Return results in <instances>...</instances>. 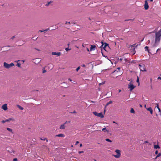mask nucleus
I'll use <instances>...</instances> for the list:
<instances>
[{
    "mask_svg": "<svg viewBox=\"0 0 161 161\" xmlns=\"http://www.w3.org/2000/svg\"><path fill=\"white\" fill-rule=\"evenodd\" d=\"M161 156V153H158L157 155V157H159Z\"/></svg>",
    "mask_w": 161,
    "mask_h": 161,
    "instance_id": "nucleus-32",
    "label": "nucleus"
},
{
    "mask_svg": "<svg viewBox=\"0 0 161 161\" xmlns=\"http://www.w3.org/2000/svg\"><path fill=\"white\" fill-rule=\"evenodd\" d=\"M158 157H157V155L156 156V157L155 158V159H156Z\"/></svg>",
    "mask_w": 161,
    "mask_h": 161,
    "instance_id": "nucleus-46",
    "label": "nucleus"
},
{
    "mask_svg": "<svg viewBox=\"0 0 161 161\" xmlns=\"http://www.w3.org/2000/svg\"><path fill=\"white\" fill-rule=\"evenodd\" d=\"M152 81V79H151V81Z\"/></svg>",
    "mask_w": 161,
    "mask_h": 161,
    "instance_id": "nucleus-55",
    "label": "nucleus"
},
{
    "mask_svg": "<svg viewBox=\"0 0 161 161\" xmlns=\"http://www.w3.org/2000/svg\"><path fill=\"white\" fill-rule=\"evenodd\" d=\"M161 36V29L158 32L156 33L155 41L154 43H153L154 46H156L160 42V36Z\"/></svg>",
    "mask_w": 161,
    "mask_h": 161,
    "instance_id": "nucleus-1",
    "label": "nucleus"
},
{
    "mask_svg": "<svg viewBox=\"0 0 161 161\" xmlns=\"http://www.w3.org/2000/svg\"><path fill=\"white\" fill-rule=\"evenodd\" d=\"M108 9H110V8H111V7L109 6H108Z\"/></svg>",
    "mask_w": 161,
    "mask_h": 161,
    "instance_id": "nucleus-44",
    "label": "nucleus"
},
{
    "mask_svg": "<svg viewBox=\"0 0 161 161\" xmlns=\"http://www.w3.org/2000/svg\"><path fill=\"white\" fill-rule=\"evenodd\" d=\"M124 59L125 61L127 60L126 59L124 58H120L119 60L121 61L122 60Z\"/></svg>",
    "mask_w": 161,
    "mask_h": 161,
    "instance_id": "nucleus-27",
    "label": "nucleus"
},
{
    "mask_svg": "<svg viewBox=\"0 0 161 161\" xmlns=\"http://www.w3.org/2000/svg\"><path fill=\"white\" fill-rule=\"evenodd\" d=\"M158 79L161 80V77H158Z\"/></svg>",
    "mask_w": 161,
    "mask_h": 161,
    "instance_id": "nucleus-41",
    "label": "nucleus"
},
{
    "mask_svg": "<svg viewBox=\"0 0 161 161\" xmlns=\"http://www.w3.org/2000/svg\"><path fill=\"white\" fill-rule=\"evenodd\" d=\"M87 50L88 51H89V49L88 48H87Z\"/></svg>",
    "mask_w": 161,
    "mask_h": 161,
    "instance_id": "nucleus-49",
    "label": "nucleus"
},
{
    "mask_svg": "<svg viewBox=\"0 0 161 161\" xmlns=\"http://www.w3.org/2000/svg\"><path fill=\"white\" fill-rule=\"evenodd\" d=\"M95 46L91 45L90 48V51H92L95 50Z\"/></svg>",
    "mask_w": 161,
    "mask_h": 161,
    "instance_id": "nucleus-14",
    "label": "nucleus"
},
{
    "mask_svg": "<svg viewBox=\"0 0 161 161\" xmlns=\"http://www.w3.org/2000/svg\"><path fill=\"white\" fill-rule=\"evenodd\" d=\"M65 128V126L64 124L61 125L60 127V128L61 129H64Z\"/></svg>",
    "mask_w": 161,
    "mask_h": 161,
    "instance_id": "nucleus-18",
    "label": "nucleus"
},
{
    "mask_svg": "<svg viewBox=\"0 0 161 161\" xmlns=\"http://www.w3.org/2000/svg\"><path fill=\"white\" fill-rule=\"evenodd\" d=\"M149 6L147 0L145 1L144 8L145 9L147 10Z\"/></svg>",
    "mask_w": 161,
    "mask_h": 161,
    "instance_id": "nucleus-10",
    "label": "nucleus"
},
{
    "mask_svg": "<svg viewBox=\"0 0 161 161\" xmlns=\"http://www.w3.org/2000/svg\"><path fill=\"white\" fill-rule=\"evenodd\" d=\"M45 69V67H43L42 68V73H45L46 72L47 70Z\"/></svg>",
    "mask_w": 161,
    "mask_h": 161,
    "instance_id": "nucleus-16",
    "label": "nucleus"
},
{
    "mask_svg": "<svg viewBox=\"0 0 161 161\" xmlns=\"http://www.w3.org/2000/svg\"><path fill=\"white\" fill-rule=\"evenodd\" d=\"M52 54L53 55L59 56L61 55V53L60 52H53L52 53Z\"/></svg>",
    "mask_w": 161,
    "mask_h": 161,
    "instance_id": "nucleus-11",
    "label": "nucleus"
},
{
    "mask_svg": "<svg viewBox=\"0 0 161 161\" xmlns=\"http://www.w3.org/2000/svg\"><path fill=\"white\" fill-rule=\"evenodd\" d=\"M7 130L9 132H12V130L10 128H7Z\"/></svg>",
    "mask_w": 161,
    "mask_h": 161,
    "instance_id": "nucleus-22",
    "label": "nucleus"
},
{
    "mask_svg": "<svg viewBox=\"0 0 161 161\" xmlns=\"http://www.w3.org/2000/svg\"><path fill=\"white\" fill-rule=\"evenodd\" d=\"M157 108L158 109V111L159 112H160V108H159V107H158V105L157 106Z\"/></svg>",
    "mask_w": 161,
    "mask_h": 161,
    "instance_id": "nucleus-30",
    "label": "nucleus"
},
{
    "mask_svg": "<svg viewBox=\"0 0 161 161\" xmlns=\"http://www.w3.org/2000/svg\"><path fill=\"white\" fill-rule=\"evenodd\" d=\"M102 45L101 46L102 50L103 49L106 52L110 50V47L108 44L106 43H103L102 42Z\"/></svg>",
    "mask_w": 161,
    "mask_h": 161,
    "instance_id": "nucleus-3",
    "label": "nucleus"
},
{
    "mask_svg": "<svg viewBox=\"0 0 161 161\" xmlns=\"http://www.w3.org/2000/svg\"><path fill=\"white\" fill-rule=\"evenodd\" d=\"M46 139V138H41V139L42 140L45 141Z\"/></svg>",
    "mask_w": 161,
    "mask_h": 161,
    "instance_id": "nucleus-38",
    "label": "nucleus"
},
{
    "mask_svg": "<svg viewBox=\"0 0 161 161\" xmlns=\"http://www.w3.org/2000/svg\"><path fill=\"white\" fill-rule=\"evenodd\" d=\"M17 65L18 67H20V66H21V64L20 63H17Z\"/></svg>",
    "mask_w": 161,
    "mask_h": 161,
    "instance_id": "nucleus-29",
    "label": "nucleus"
},
{
    "mask_svg": "<svg viewBox=\"0 0 161 161\" xmlns=\"http://www.w3.org/2000/svg\"><path fill=\"white\" fill-rule=\"evenodd\" d=\"M53 2L52 1H50L48 2L47 3H46L45 5V6H48L51 3H52Z\"/></svg>",
    "mask_w": 161,
    "mask_h": 161,
    "instance_id": "nucleus-17",
    "label": "nucleus"
},
{
    "mask_svg": "<svg viewBox=\"0 0 161 161\" xmlns=\"http://www.w3.org/2000/svg\"><path fill=\"white\" fill-rule=\"evenodd\" d=\"M7 122V119L5 120H3L1 121V122L2 123H4L5 122Z\"/></svg>",
    "mask_w": 161,
    "mask_h": 161,
    "instance_id": "nucleus-26",
    "label": "nucleus"
},
{
    "mask_svg": "<svg viewBox=\"0 0 161 161\" xmlns=\"http://www.w3.org/2000/svg\"><path fill=\"white\" fill-rule=\"evenodd\" d=\"M65 24H66V25H67V24H70V23L69 22H66Z\"/></svg>",
    "mask_w": 161,
    "mask_h": 161,
    "instance_id": "nucleus-36",
    "label": "nucleus"
},
{
    "mask_svg": "<svg viewBox=\"0 0 161 161\" xmlns=\"http://www.w3.org/2000/svg\"><path fill=\"white\" fill-rule=\"evenodd\" d=\"M160 49L159 48L157 50V52Z\"/></svg>",
    "mask_w": 161,
    "mask_h": 161,
    "instance_id": "nucleus-42",
    "label": "nucleus"
},
{
    "mask_svg": "<svg viewBox=\"0 0 161 161\" xmlns=\"http://www.w3.org/2000/svg\"><path fill=\"white\" fill-rule=\"evenodd\" d=\"M56 136L64 137L65 136L63 134H60L57 135Z\"/></svg>",
    "mask_w": 161,
    "mask_h": 161,
    "instance_id": "nucleus-15",
    "label": "nucleus"
},
{
    "mask_svg": "<svg viewBox=\"0 0 161 161\" xmlns=\"http://www.w3.org/2000/svg\"><path fill=\"white\" fill-rule=\"evenodd\" d=\"M95 161H96V160H95Z\"/></svg>",
    "mask_w": 161,
    "mask_h": 161,
    "instance_id": "nucleus-57",
    "label": "nucleus"
},
{
    "mask_svg": "<svg viewBox=\"0 0 161 161\" xmlns=\"http://www.w3.org/2000/svg\"><path fill=\"white\" fill-rule=\"evenodd\" d=\"M13 161H17V159L16 158H14L13 160Z\"/></svg>",
    "mask_w": 161,
    "mask_h": 161,
    "instance_id": "nucleus-35",
    "label": "nucleus"
},
{
    "mask_svg": "<svg viewBox=\"0 0 161 161\" xmlns=\"http://www.w3.org/2000/svg\"><path fill=\"white\" fill-rule=\"evenodd\" d=\"M82 66L83 67H85V65L84 64H83Z\"/></svg>",
    "mask_w": 161,
    "mask_h": 161,
    "instance_id": "nucleus-47",
    "label": "nucleus"
},
{
    "mask_svg": "<svg viewBox=\"0 0 161 161\" xmlns=\"http://www.w3.org/2000/svg\"><path fill=\"white\" fill-rule=\"evenodd\" d=\"M146 109L148 111H150V113L151 114H152L153 113V110L151 107H149L147 108H146Z\"/></svg>",
    "mask_w": 161,
    "mask_h": 161,
    "instance_id": "nucleus-12",
    "label": "nucleus"
},
{
    "mask_svg": "<svg viewBox=\"0 0 161 161\" xmlns=\"http://www.w3.org/2000/svg\"><path fill=\"white\" fill-rule=\"evenodd\" d=\"M135 86L133 85L132 82H130L129 83L128 85V88L130 89V91L132 90L135 88Z\"/></svg>",
    "mask_w": 161,
    "mask_h": 161,
    "instance_id": "nucleus-7",
    "label": "nucleus"
},
{
    "mask_svg": "<svg viewBox=\"0 0 161 161\" xmlns=\"http://www.w3.org/2000/svg\"><path fill=\"white\" fill-rule=\"evenodd\" d=\"M14 66V64L13 63H11L9 64H8L6 62H4L3 63V66L4 67L7 69H8Z\"/></svg>",
    "mask_w": 161,
    "mask_h": 161,
    "instance_id": "nucleus-4",
    "label": "nucleus"
},
{
    "mask_svg": "<svg viewBox=\"0 0 161 161\" xmlns=\"http://www.w3.org/2000/svg\"><path fill=\"white\" fill-rule=\"evenodd\" d=\"M113 122L114 123H115V121H113Z\"/></svg>",
    "mask_w": 161,
    "mask_h": 161,
    "instance_id": "nucleus-52",
    "label": "nucleus"
},
{
    "mask_svg": "<svg viewBox=\"0 0 161 161\" xmlns=\"http://www.w3.org/2000/svg\"><path fill=\"white\" fill-rule=\"evenodd\" d=\"M136 81H137V82H139V78L138 77H137Z\"/></svg>",
    "mask_w": 161,
    "mask_h": 161,
    "instance_id": "nucleus-37",
    "label": "nucleus"
},
{
    "mask_svg": "<svg viewBox=\"0 0 161 161\" xmlns=\"http://www.w3.org/2000/svg\"><path fill=\"white\" fill-rule=\"evenodd\" d=\"M112 103V101H109L107 104L106 106H107L108 105H109L110 104H111Z\"/></svg>",
    "mask_w": 161,
    "mask_h": 161,
    "instance_id": "nucleus-28",
    "label": "nucleus"
},
{
    "mask_svg": "<svg viewBox=\"0 0 161 161\" xmlns=\"http://www.w3.org/2000/svg\"><path fill=\"white\" fill-rule=\"evenodd\" d=\"M121 91V90H119V92H120Z\"/></svg>",
    "mask_w": 161,
    "mask_h": 161,
    "instance_id": "nucleus-53",
    "label": "nucleus"
},
{
    "mask_svg": "<svg viewBox=\"0 0 161 161\" xmlns=\"http://www.w3.org/2000/svg\"><path fill=\"white\" fill-rule=\"evenodd\" d=\"M34 62H39L40 60L39 59H36L34 60Z\"/></svg>",
    "mask_w": 161,
    "mask_h": 161,
    "instance_id": "nucleus-24",
    "label": "nucleus"
},
{
    "mask_svg": "<svg viewBox=\"0 0 161 161\" xmlns=\"http://www.w3.org/2000/svg\"><path fill=\"white\" fill-rule=\"evenodd\" d=\"M105 140L107 141V142H112V141H111V140H110L109 139H105Z\"/></svg>",
    "mask_w": 161,
    "mask_h": 161,
    "instance_id": "nucleus-25",
    "label": "nucleus"
},
{
    "mask_svg": "<svg viewBox=\"0 0 161 161\" xmlns=\"http://www.w3.org/2000/svg\"><path fill=\"white\" fill-rule=\"evenodd\" d=\"M93 113L94 115L101 118H103L104 117V115L102 113H97L96 112H94Z\"/></svg>",
    "mask_w": 161,
    "mask_h": 161,
    "instance_id": "nucleus-6",
    "label": "nucleus"
},
{
    "mask_svg": "<svg viewBox=\"0 0 161 161\" xmlns=\"http://www.w3.org/2000/svg\"><path fill=\"white\" fill-rule=\"evenodd\" d=\"M80 69V67H78L76 69V70L77 71H78L79 69Z\"/></svg>",
    "mask_w": 161,
    "mask_h": 161,
    "instance_id": "nucleus-33",
    "label": "nucleus"
},
{
    "mask_svg": "<svg viewBox=\"0 0 161 161\" xmlns=\"http://www.w3.org/2000/svg\"><path fill=\"white\" fill-rule=\"evenodd\" d=\"M151 2H153V0H150Z\"/></svg>",
    "mask_w": 161,
    "mask_h": 161,
    "instance_id": "nucleus-50",
    "label": "nucleus"
},
{
    "mask_svg": "<svg viewBox=\"0 0 161 161\" xmlns=\"http://www.w3.org/2000/svg\"><path fill=\"white\" fill-rule=\"evenodd\" d=\"M2 108L4 111H6L8 110L7 104L6 103L3 104L1 107Z\"/></svg>",
    "mask_w": 161,
    "mask_h": 161,
    "instance_id": "nucleus-8",
    "label": "nucleus"
},
{
    "mask_svg": "<svg viewBox=\"0 0 161 161\" xmlns=\"http://www.w3.org/2000/svg\"><path fill=\"white\" fill-rule=\"evenodd\" d=\"M65 50L66 51H69V50H70V49L69 48H65Z\"/></svg>",
    "mask_w": 161,
    "mask_h": 161,
    "instance_id": "nucleus-31",
    "label": "nucleus"
},
{
    "mask_svg": "<svg viewBox=\"0 0 161 161\" xmlns=\"http://www.w3.org/2000/svg\"><path fill=\"white\" fill-rule=\"evenodd\" d=\"M158 152L157 150H156L155 152V153L156 154H158Z\"/></svg>",
    "mask_w": 161,
    "mask_h": 161,
    "instance_id": "nucleus-34",
    "label": "nucleus"
},
{
    "mask_svg": "<svg viewBox=\"0 0 161 161\" xmlns=\"http://www.w3.org/2000/svg\"><path fill=\"white\" fill-rule=\"evenodd\" d=\"M139 69L141 71L143 72H146L147 71L146 69L145 65L142 64L139 65Z\"/></svg>",
    "mask_w": 161,
    "mask_h": 161,
    "instance_id": "nucleus-5",
    "label": "nucleus"
},
{
    "mask_svg": "<svg viewBox=\"0 0 161 161\" xmlns=\"http://www.w3.org/2000/svg\"><path fill=\"white\" fill-rule=\"evenodd\" d=\"M15 121V119L14 117L9 118L7 119V122H14Z\"/></svg>",
    "mask_w": 161,
    "mask_h": 161,
    "instance_id": "nucleus-9",
    "label": "nucleus"
},
{
    "mask_svg": "<svg viewBox=\"0 0 161 161\" xmlns=\"http://www.w3.org/2000/svg\"><path fill=\"white\" fill-rule=\"evenodd\" d=\"M69 80L70 81H71V79H69Z\"/></svg>",
    "mask_w": 161,
    "mask_h": 161,
    "instance_id": "nucleus-51",
    "label": "nucleus"
},
{
    "mask_svg": "<svg viewBox=\"0 0 161 161\" xmlns=\"http://www.w3.org/2000/svg\"><path fill=\"white\" fill-rule=\"evenodd\" d=\"M80 147H82V144H80Z\"/></svg>",
    "mask_w": 161,
    "mask_h": 161,
    "instance_id": "nucleus-45",
    "label": "nucleus"
},
{
    "mask_svg": "<svg viewBox=\"0 0 161 161\" xmlns=\"http://www.w3.org/2000/svg\"><path fill=\"white\" fill-rule=\"evenodd\" d=\"M79 143V142H78V141H77V142H76V143H75V145H77V144H78Z\"/></svg>",
    "mask_w": 161,
    "mask_h": 161,
    "instance_id": "nucleus-39",
    "label": "nucleus"
},
{
    "mask_svg": "<svg viewBox=\"0 0 161 161\" xmlns=\"http://www.w3.org/2000/svg\"><path fill=\"white\" fill-rule=\"evenodd\" d=\"M71 147H73V145H72V146H71Z\"/></svg>",
    "mask_w": 161,
    "mask_h": 161,
    "instance_id": "nucleus-54",
    "label": "nucleus"
},
{
    "mask_svg": "<svg viewBox=\"0 0 161 161\" xmlns=\"http://www.w3.org/2000/svg\"><path fill=\"white\" fill-rule=\"evenodd\" d=\"M145 51H147L148 52H149V50H148V47L146 46L145 47Z\"/></svg>",
    "mask_w": 161,
    "mask_h": 161,
    "instance_id": "nucleus-23",
    "label": "nucleus"
},
{
    "mask_svg": "<svg viewBox=\"0 0 161 161\" xmlns=\"http://www.w3.org/2000/svg\"><path fill=\"white\" fill-rule=\"evenodd\" d=\"M17 107L20 109L21 110H23V108L19 105H17Z\"/></svg>",
    "mask_w": 161,
    "mask_h": 161,
    "instance_id": "nucleus-21",
    "label": "nucleus"
},
{
    "mask_svg": "<svg viewBox=\"0 0 161 161\" xmlns=\"http://www.w3.org/2000/svg\"><path fill=\"white\" fill-rule=\"evenodd\" d=\"M113 156L116 158H119L121 156V151L118 149H116L114 152Z\"/></svg>",
    "mask_w": 161,
    "mask_h": 161,
    "instance_id": "nucleus-2",
    "label": "nucleus"
},
{
    "mask_svg": "<svg viewBox=\"0 0 161 161\" xmlns=\"http://www.w3.org/2000/svg\"><path fill=\"white\" fill-rule=\"evenodd\" d=\"M22 61L23 62H24V61Z\"/></svg>",
    "mask_w": 161,
    "mask_h": 161,
    "instance_id": "nucleus-56",
    "label": "nucleus"
},
{
    "mask_svg": "<svg viewBox=\"0 0 161 161\" xmlns=\"http://www.w3.org/2000/svg\"><path fill=\"white\" fill-rule=\"evenodd\" d=\"M144 107L146 109L147 107H146V104L145 105H144Z\"/></svg>",
    "mask_w": 161,
    "mask_h": 161,
    "instance_id": "nucleus-43",
    "label": "nucleus"
},
{
    "mask_svg": "<svg viewBox=\"0 0 161 161\" xmlns=\"http://www.w3.org/2000/svg\"><path fill=\"white\" fill-rule=\"evenodd\" d=\"M130 112L131 113H135V111L133 108H132L130 109Z\"/></svg>",
    "mask_w": 161,
    "mask_h": 161,
    "instance_id": "nucleus-20",
    "label": "nucleus"
},
{
    "mask_svg": "<svg viewBox=\"0 0 161 161\" xmlns=\"http://www.w3.org/2000/svg\"><path fill=\"white\" fill-rule=\"evenodd\" d=\"M154 148L156 149L160 148V147L158 145H154Z\"/></svg>",
    "mask_w": 161,
    "mask_h": 161,
    "instance_id": "nucleus-19",
    "label": "nucleus"
},
{
    "mask_svg": "<svg viewBox=\"0 0 161 161\" xmlns=\"http://www.w3.org/2000/svg\"><path fill=\"white\" fill-rule=\"evenodd\" d=\"M140 107H142V105H141V104H140Z\"/></svg>",
    "mask_w": 161,
    "mask_h": 161,
    "instance_id": "nucleus-48",
    "label": "nucleus"
},
{
    "mask_svg": "<svg viewBox=\"0 0 161 161\" xmlns=\"http://www.w3.org/2000/svg\"><path fill=\"white\" fill-rule=\"evenodd\" d=\"M83 153V151H79V153L80 154L81 153Z\"/></svg>",
    "mask_w": 161,
    "mask_h": 161,
    "instance_id": "nucleus-40",
    "label": "nucleus"
},
{
    "mask_svg": "<svg viewBox=\"0 0 161 161\" xmlns=\"http://www.w3.org/2000/svg\"><path fill=\"white\" fill-rule=\"evenodd\" d=\"M102 130L104 131V132L107 133H108L109 132V131L106 128H104L102 129Z\"/></svg>",
    "mask_w": 161,
    "mask_h": 161,
    "instance_id": "nucleus-13",
    "label": "nucleus"
}]
</instances>
